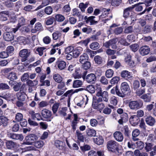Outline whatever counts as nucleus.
Returning <instances> with one entry per match:
<instances>
[{"label":"nucleus","mask_w":156,"mask_h":156,"mask_svg":"<svg viewBox=\"0 0 156 156\" xmlns=\"http://www.w3.org/2000/svg\"><path fill=\"white\" fill-rule=\"evenodd\" d=\"M55 19L58 22H62L65 19V17L60 14H57L55 16Z\"/></svg>","instance_id":"nucleus-44"},{"label":"nucleus","mask_w":156,"mask_h":156,"mask_svg":"<svg viewBox=\"0 0 156 156\" xmlns=\"http://www.w3.org/2000/svg\"><path fill=\"white\" fill-rule=\"evenodd\" d=\"M83 79L87 83L91 84L94 83L96 80L95 75L94 73H90L86 76L85 75L82 76Z\"/></svg>","instance_id":"nucleus-4"},{"label":"nucleus","mask_w":156,"mask_h":156,"mask_svg":"<svg viewBox=\"0 0 156 156\" xmlns=\"http://www.w3.org/2000/svg\"><path fill=\"white\" fill-rule=\"evenodd\" d=\"M5 144L7 149L10 150H15L19 146V144L12 140L7 141Z\"/></svg>","instance_id":"nucleus-5"},{"label":"nucleus","mask_w":156,"mask_h":156,"mask_svg":"<svg viewBox=\"0 0 156 156\" xmlns=\"http://www.w3.org/2000/svg\"><path fill=\"white\" fill-rule=\"evenodd\" d=\"M53 78L55 81L57 83L61 82L63 80L62 76L58 74H54L53 76Z\"/></svg>","instance_id":"nucleus-39"},{"label":"nucleus","mask_w":156,"mask_h":156,"mask_svg":"<svg viewBox=\"0 0 156 156\" xmlns=\"http://www.w3.org/2000/svg\"><path fill=\"white\" fill-rule=\"evenodd\" d=\"M140 86L139 82L137 80H135L133 83V87L134 90L137 89Z\"/></svg>","instance_id":"nucleus-53"},{"label":"nucleus","mask_w":156,"mask_h":156,"mask_svg":"<svg viewBox=\"0 0 156 156\" xmlns=\"http://www.w3.org/2000/svg\"><path fill=\"white\" fill-rule=\"evenodd\" d=\"M113 74V71L111 69L107 70L105 72V75L108 78H110L112 77Z\"/></svg>","instance_id":"nucleus-48"},{"label":"nucleus","mask_w":156,"mask_h":156,"mask_svg":"<svg viewBox=\"0 0 156 156\" xmlns=\"http://www.w3.org/2000/svg\"><path fill=\"white\" fill-rule=\"evenodd\" d=\"M120 80V78L118 76L113 77L110 80V83L112 84H116Z\"/></svg>","instance_id":"nucleus-49"},{"label":"nucleus","mask_w":156,"mask_h":156,"mask_svg":"<svg viewBox=\"0 0 156 156\" xmlns=\"http://www.w3.org/2000/svg\"><path fill=\"white\" fill-rule=\"evenodd\" d=\"M95 62L99 64H101L102 62V58L99 55L96 56L94 58Z\"/></svg>","instance_id":"nucleus-54"},{"label":"nucleus","mask_w":156,"mask_h":156,"mask_svg":"<svg viewBox=\"0 0 156 156\" xmlns=\"http://www.w3.org/2000/svg\"><path fill=\"white\" fill-rule=\"evenodd\" d=\"M37 136L33 134H31L26 136L25 138L26 141L24 142L22 144L31 145L34 143L35 141L37 140Z\"/></svg>","instance_id":"nucleus-3"},{"label":"nucleus","mask_w":156,"mask_h":156,"mask_svg":"<svg viewBox=\"0 0 156 156\" xmlns=\"http://www.w3.org/2000/svg\"><path fill=\"white\" fill-rule=\"evenodd\" d=\"M18 21L19 23L18 26L16 28L12 29V31L14 33H15L16 31H17L18 29L21 27L24 24L25 22V20L24 19L23 17H21L20 18Z\"/></svg>","instance_id":"nucleus-14"},{"label":"nucleus","mask_w":156,"mask_h":156,"mask_svg":"<svg viewBox=\"0 0 156 156\" xmlns=\"http://www.w3.org/2000/svg\"><path fill=\"white\" fill-rule=\"evenodd\" d=\"M139 51L141 55H145L149 54L150 51V48L147 46H144L141 47Z\"/></svg>","instance_id":"nucleus-13"},{"label":"nucleus","mask_w":156,"mask_h":156,"mask_svg":"<svg viewBox=\"0 0 156 156\" xmlns=\"http://www.w3.org/2000/svg\"><path fill=\"white\" fill-rule=\"evenodd\" d=\"M41 114L42 116L44 119L50 118L52 115L51 112L46 109H44L41 111Z\"/></svg>","instance_id":"nucleus-9"},{"label":"nucleus","mask_w":156,"mask_h":156,"mask_svg":"<svg viewBox=\"0 0 156 156\" xmlns=\"http://www.w3.org/2000/svg\"><path fill=\"white\" fill-rule=\"evenodd\" d=\"M8 136L12 139L21 141L23 139V136L21 134H16L14 133H10L8 134Z\"/></svg>","instance_id":"nucleus-8"},{"label":"nucleus","mask_w":156,"mask_h":156,"mask_svg":"<svg viewBox=\"0 0 156 156\" xmlns=\"http://www.w3.org/2000/svg\"><path fill=\"white\" fill-rule=\"evenodd\" d=\"M121 76L122 77L128 80L130 82L132 81L133 76H132L131 73L127 71H122L121 73Z\"/></svg>","instance_id":"nucleus-7"},{"label":"nucleus","mask_w":156,"mask_h":156,"mask_svg":"<svg viewBox=\"0 0 156 156\" xmlns=\"http://www.w3.org/2000/svg\"><path fill=\"white\" fill-rule=\"evenodd\" d=\"M83 51V49L80 47H78L74 49L73 51L71 53L72 54V56L75 58L78 57L79 55L82 53Z\"/></svg>","instance_id":"nucleus-16"},{"label":"nucleus","mask_w":156,"mask_h":156,"mask_svg":"<svg viewBox=\"0 0 156 156\" xmlns=\"http://www.w3.org/2000/svg\"><path fill=\"white\" fill-rule=\"evenodd\" d=\"M133 9V8L130 7L125 9L123 12V17L125 18H127L129 15L130 12H131Z\"/></svg>","instance_id":"nucleus-26"},{"label":"nucleus","mask_w":156,"mask_h":156,"mask_svg":"<svg viewBox=\"0 0 156 156\" xmlns=\"http://www.w3.org/2000/svg\"><path fill=\"white\" fill-rule=\"evenodd\" d=\"M128 147L132 150H134L136 147V145L134 143L133 141H130L127 143Z\"/></svg>","instance_id":"nucleus-55"},{"label":"nucleus","mask_w":156,"mask_h":156,"mask_svg":"<svg viewBox=\"0 0 156 156\" xmlns=\"http://www.w3.org/2000/svg\"><path fill=\"white\" fill-rule=\"evenodd\" d=\"M82 85L83 82L82 81L76 80L73 81V88H77L81 87Z\"/></svg>","instance_id":"nucleus-33"},{"label":"nucleus","mask_w":156,"mask_h":156,"mask_svg":"<svg viewBox=\"0 0 156 156\" xmlns=\"http://www.w3.org/2000/svg\"><path fill=\"white\" fill-rule=\"evenodd\" d=\"M48 104L47 101H42L39 104V108H43L46 107Z\"/></svg>","instance_id":"nucleus-60"},{"label":"nucleus","mask_w":156,"mask_h":156,"mask_svg":"<svg viewBox=\"0 0 156 156\" xmlns=\"http://www.w3.org/2000/svg\"><path fill=\"white\" fill-rule=\"evenodd\" d=\"M152 29V26L151 25H147L143 28L142 32L144 34L150 33L151 32Z\"/></svg>","instance_id":"nucleus-25"},{"label":"nucleus","mask_w":156,"mask_h":156,"mask_svg":"<svg viewBox=\"0 0 156 156\" xmlns=\"http://www.w3.org/2000/svg\"><path fill=\"white\" fill-rule=\"evenodd\" d=\"M30 53L28 52L27 49H23L21 50L19 53V56L22 58V62H24L27 59Z\"/></svg>","instance_id":"nucleus-6"},{"label":"nucleus","mask_w":156,"mask_h":156,"mask_svg":"<svg viewBox=\"0 0 156 156\" xmlns=\"http://www.w3.org/2000/svg\"><path fill=\"white\" fill-rule=\"evenodd\" d=\"M43 27L41 24L39 23H36L34 29L31 30L33 33L36 32L37 31H41L42 30Z\"/></svg>","instance_id":"nucleus-24"},{"label":"nucleus","mask_w":156,"mask_h":156,"mask_svg":"<svg viewBox=\"0 0 156 156\" xmlns=\"http://www.w3.org/2000/svg\"><path fill=\"white\" fill-rule=\"evenodd\" d=\"M16 96L19 100L24 101L26 98V95L24 92L20 91L16 94Z\"/></svg>","instance_id":"nucleus-19"},{"label":"nucleus","mask_w":156,"mask_h":156,"mask_svg":"<svg viewBox=\"0 0 156 156\" xmlns=\"http://www.w3.org/2000/svg\"><path fill=\"white\" fill-rule=\"evenodd\" d=\"M76 134L77 136L78 139L82 141L84 140V137L82 133L79 130H77L76 131Z\"/></svg>","instance_id":"nucleus-50"},{"label":"nucleus","mask_w":156,"mask_h":156,"mask_svg":"<svg viewBox=\"0 0 156 156\" xmlns=\"http://www.w3.org/2000/svg\"><path fill=\"white\" fill-rule=\"evenodd\" d=\"M143 105V102L140 101H130L129 103L128 106L131 109L136 110L140 108Z\"/></svg>","instance_id":"nucleus-2"},{"label":"nucleus","mask_w":156,"mask_h":156,"mask_svg":"<svg viewBox=\"0 0 156 156\" xmlns=\"http://www.w3.org/2000/svg\"><path fill=\"white\" fill-rule=\"evenodd\" d=\"M115 41L114 40H110L104 43V45L107 48H109L110 46L113 49L116 48V46L115 44Z\"/></svg>","instance_id":"nucleus-22"},{"label":"nucleus","mask_w":156,"mask_h":156,"mask_svg":"<svg viewBox=\"0 0 156 156\" xmlns=\"http://www.w3.org/2000/svg\"><path fill=\"white\" fill-rule=\"evenodd\" d=\"M113 136L115 140L119 142H122L123 139L122 134L119 131H116L114 133Z\"/></svg>","instance_id":"nucleus-12"},{"label":"nucleus","mask_w":156,"mask_h":156,"mask_svg":"<svg viewBox=\"0 0 156 156\" xmlns=\"http://www.w3.org/2000/svg\"><path fill=\"white\" fill-rule=\"evenodd\" d=\"M110 103L113 105H115L117 103V98L115 96H112L110 98Z\"/></svg>","instance_id":"nucleus-64"},{"label":"nucleus","mask_w":156,"mask_h":156,"mask_svg":"<svg viewBox=\"0 0 156 156\" xmlns=\"http://www.w3.org/2000/svg\"><path fill=\"white\" fill-rule=\"evenodd\" d=\"M71 11V8L69 4L64 5L62 8V11L64 13H67Z\"/></svg>","instance_id":"nucleus-47"},{"label":"nucleus","mask_w":156,"mask_h":156,"mask_svg":"<svg viewBox=\"0 0 156 156\" xmlns=\"http://www.w3.org/2000/svg\"><path fill=\"white\" fill-rule=\"evenodd\" d=\"M7 78L11 81H13L17 79V73L15 72H11L9 73L7 76Z\"/></svg>","instance_id":"nucleus-20"},{"label":"nucleus","mask_w":156,"mask_h":156,"mask_svg":"<svg viewBox=\"0 0 156 156\" xmlns=\"http://www.w3.org/2000/svg\"><path fill=\"white\" fill-rule=\"evenodd\" d=\"M13 87V88L14 90L15 91H18L21 87H22L25 86V84H23L22 85V83L21 82H17L16 81Z\"/></svg>","instance_id":"nucleus-23"},{"label":"nucleus","mask_w":156,"mask_h":156,"mask_svg":"<svg viewBox=\"0 0 156 156\" xmlns=\"http://www.w3.org/2000/svg\"><path fill=\"white\" fill-rule=\"evenodd\" d=\"M38 81L36 80L33 81L29 80L27 81V83L28 86L30 87H34L36 86L38 84Z\"/></svg>","instance_id":"nucleus-41"},{"label":"nucleus","mask_w":156,"mask_h":156,"mask_svg":"<svg viewBox=\"0 0 156 156\" xmlns=\"http://www.w3.org/2000/svg\"><path fill=\"white\" fill-rule=\"evenodd\" d=\"M3 38L4 39H14L15 37L14 36L12 33L9 32H7L5 33L3 35Z\"/></svg>","instance_id":"nucleus-27"},{"label":"nucleus","mask_w":156,"mask_h":156,"mask_svg":"<svg viewBox=\"0 0 156 156\" xmlns=\"http://www.w3.org/2000/svg\"><path fill=\"white\" fill-rule=\"evenodd\" d=\"M136 148L140 150L143 149L144 147V143L141 141H138L136 143Z\"/></svg>","instance_id":"nucleus-46"},{"label":"nucleus","mask_w":156,"mask_h":156,"mask_svg":"<svg viewBox=\"0 0 156 156\" xmlns=\"http://www.w3.org/2000/svg\"><path fill=\"white\" fill-rule=\"evenodd\" d=\"M46 49L44 47H40L36 49V51L38 52V54L40 56H42L43 54V51Z\"/></svg>","instance_id":"nucleus-59"},{"label":"nucleus","mask_w":156,"mask_h":156,"mask_svg":"<svg viewBox=\"0 0 156 156\" xmlns=\"http://www.w3.org/2000/svg\"><path fill=\"white\" fill-rule=\"evenodd\" d=\"M93 108L95 109H97L101 112V111L104 108V104L102 103H100L96 105L93 106Z\"/></svg>","instance_id":"nucleus-38"},{"label":"nucleus","mask_w":156,"mask_h":156,"mask_svg":"<svg viewBox=\"0 0 156 156\" xmlns=\"http://www.w3.org/2000/svg\"><path fill=\"white\" fill-rule=\"evenodd\" d=\"M29 77L28 73H24L21 77V80L23 82H25L28 80Z\"/></svg>","instance_id":"nucleus-63"},{"label":"nucleus","mask_w":156,"mask_h":156,"mask_svg":"<svg viewBox=\"0 0 156 156\" xmlns=\"http://www.w3.org/2000/svg\"><path fill=\"white\" fill-rule=\"evenodd\" d=\"M85 90L83 88H81L79 89H76L74 90H71L67 91L66 93H65L64 95L66 97L69 94V95H71L72 94L75 93H77L79 92H80L81 91Z\"/></svg>","instance_id":"nucleus-17"},{"label":"nucleus","mask_w":156,"mask_h":156,"mask_svg":"<svg viewBox=\"0 0 156 156\" xmlns=\"http://www.w3.org/2000/svg\"><path fill=\"white\" fill-rule=\"evenodd\" d=\"M129 121L132 125L135 126L137 125L140 121V119L136 115H133L131 116Z\"/></svg>","instance_id":"nucleus-10"},{"label":"nucleus","mask_w":156,"mask_h":156,"mask_svg":"<svg viewBox=\"0 0 156 156\" xmlns=\"http://www.w3.org/2000/svg\"><path fill=\"white\" fill-rule=\"evenodd\" d=\"M145 121L147 125L151 126H154L155 122V119L151 116H149L146 117Z\"/></svg>","instance_id":"nucleus-18"},{"label":"nucleus","mask_w":156,"mask_h":156,"mask_svg":"<svg viewBox=\"0 0 156 156\" xmlns=\"http://www.w3.org/2000/svg\"><path fill=\"white\" fill-rule=\"evenodd\" d=\"M80 62L82 64L87 61L88 56L86 53H84L80 57Z\"/></svg>","instance_id":"nucleus-28"},{"label":"nucleus","mask_w":156,"mask_h":156,"mask_svg":"<svg viewBox=\"0 0 156 156\" xmlns=\"http://www.w3.org/2000/svg\"><path fill=\"white\" fill-rule=\"evenodd\" d=\"M87 135L90 136H94L96 135V131L93 129H89L86 131Z\"/></svg>","instance_id":"nucleus-40"},{"label":"nucleus","mask_w":156,"mask_h":156,"mask_svg":"<svg viewBox=\"0 0 156 156\" xmlns=\"http://www.w3.org/2000/svg\"><path fill=\"white\" fill-rule=\"evenodd\" d=\"M116 93L118 96L122 97H124L127 95L121 89L120 90H119L117 86H116Z\"/></svg>","instance_id":"nucleus-32"},{"label":"nucleus","mask_w":156,"mask_h":156,"mask_svg":"<svg viewBox=\"0 0 156 156\" xmlns=\"http://www.w3.org/2000/svg\"><path fill=\"white\" fill-rule=\"evenodd\" d=\"M100 81L101 83L104 85H107L108 83V80L104 76L101 77Z\"/></svg>","instance_id":"nucleus-56"},{"label":"nucleus","mask_w":156,"mask_h":156,"mask_svg":"<svg viewBox=\"0 0 156 156\" xmlns=\"http://www.w3.org/2000/svg\"><path fill=\"white\" fill-rule=\"evenodd\" d=\"M89 4V3L87 2L85 3L82 2L79 4V7L81 9L82 12H84L85 11V9L88 7Z\"/></svg>","instance_id":"nucleus-34"},{"label":"nucleus","mask_w":156,"mask_h":156,"mask_svg":"<svg viewBox=\"0 0 156 156\" xmlns=\"http://www.w3.org/2000/svg\"><path fill=\"white\" fill-rule=\"evenodd\" d=\"M119 144L116 141L111 140L107 143V147L109 151L116 153L119 151Z\"/></svg>","instance_id":"nucleus-1"},{"label":"nucleus","mask_w":156,"mask_h":156,"mask_svg":"<svg viewBox=\"0 0 156 156\" xmlns=\"http://www.w3.org/2000/svg\"><path fill=\"white\" fill-rule=\"evenodd\" d=\"M95 90L96 93V95L98 97H100V95H101L102 93L103 92L101 88L100 87H96Z\"/></svg>","instance_id":"nucleus-61"},{"label":"nucleus","mask_w":156,"mask_h":156,"mask_svg":"<svg viewBox=\"0 0 156 156\" xmlns=\"http://www.w3.org/2000/svg\"><path fill=\"white\" fill-rule=\"evenodd\" d=\"M44 145V143L42 141H36L34 143V145L35 147L38 148H40L43 147Z\"/></svg>","instance_id":"nucleus-43"},{"label":"nucleus","mask_w":156,"mask_h":156,"mask_svg":"<svg viewBox=\"0 0 156 156\" xmlns=\"http://www.w3.org/2000/svg\"><path fill=\"white\" fill-rule=\"evenodd\" d=\"M81 14V12L79 11L78 9L74 8L73 9L72 15L73 16H76L78 17H79L80 16Z\"/></svg>","instance_id":"nucleus-52"},{"label":"nucleus","mask_w":156,"mask_h":156,"mask_svg":"<svg viewBox=\"0 0 156 156\" xmlns=\"http://www.w3.org/2000/svg\"><path fill=\"white\" fill-rule=\"evenodd\" d=\"M94 141L95 143L98 145H101L104 142V140L101 136H99L96 139H94Z\"/></svg>","instance_id":"nucleus-45"},{"label":"nucleus","mask_w":156,"mask_h":156,"mask_svg":"<svg viewBox=\"0 0 156 156\" xmlns=\"http://www.w3.org/2000/svg\"><path fill=\"white\" fill-rule=\"evenodd\" d=\"M90 47L92 49H97L99 48V44L97 42H93L90 44Z\"/></svg>","instance_id":"nucleus-51"},{"label":"nucleus","mask_w":156,"mask_h":156,"mask_svg":"<svg viewBox=\"0 0 156 156\" xmlns=\"http://www.w3.org/2000/svg\"><path fill=\"white\" fill-rule=\"evenodd\" d=\"M45 13L48 15L51 14L52 12V9L50 6L46 7L44 9Z\"/></svg>","instance_id":"nucleus-62"},{"label":"nucleus","mask_w":156,"mask_h":156,"mask_svg":"<svg viewBox=\"0 0 156 156\" xmlns=\"http://www.w3.org/2000/svg\"><path fill=\"white\" fill-rule=\"evenodd\" d=\"M145 146L144 147V149L146 152H148L151 150L153 144L152 143L146 142L145 143Z\"/></svg>","instance_id":"nucleus-36"},{"label":"nucleus","mask_w":156,"mask_h":156,"mask_svg":"<svg viewBox=\"0 0 156 156\" xmlns=\"http://www.w3.org/2000/svg\"><path fill=\"white\" fill-rule=\"evenodd\" d=\"M9 87L7 84L3 83H0V89L5 90L9 89Z\"/></svg>","instance_id":"nucleus-58"},{"label":"nucleus","mask_w":156,"mask_h":156,"mask_svg":"<svg viewBox=\"0 0 156 156\" xmlns=\"http://www.w3.org/2000/svg\"><path fill=\"white\" fill-rule=\"evenodd\" d=\"M120 89L122 90L127 95L129 93V87L128 83L126 82H124L122 83Z\"/></svg>","instance_id":"nucleus-15"},{"label":"nucleus","mask_w":156,"mask_h":156,"mask_svg":"<svg viewBox=\"0 0 156 156\" xmlns=\"http://www.w3.org/2000/svg\"><path fill=\"white\" fill-rule=\"evenodd\" d=\"M23 119V116L22 113L19 112L16 114L15 117V120L16 122H20Z\"/></svg>","instance_id":"nucleus-42"},{"label":"nucleus","mask_w":156,"mask_h":156,"mask_svg":"<svg viewBox=\"0 0 156 156\" xmlns=\"http://www.w3.org/2000/svg\"><path fill=\"white\" fill-rule=\"evenodd\" d=\"M55 144L56 147L59 149L62 150L63 148V142L58 140H56L55 141Z\"/></svg>","instance_id":"nucleus-35"},{"label":"nucleus","mask_w":156,"mask_h":156,"mask_svg":"<svg viewBox=\"0 0 156 156\" xmlns=\"http://www.w3.org/2000/svg\"><path fill=\"white\" fill-rule=\"evenodd\" d=\"M74 117V119L71 121L70 126L73 132L75 131L76 129L78 123V117L77 115L74 114L73 115Z\"/></svg>","instance_id":"nucleus-11"},{"label":"nucleus","mask_w":156,"mask_h":156,"mask_svg":"<svg viewBox=\"0 0 156 156\" xmlns=\"http://www.w3.org/2000/svg\"><path fill=\"white\" fill-rule=\"evenodd\" d=\"M54 18L51 17L49 18L46 19L45 20V23L47 25H50L52 24L54 22Z\"/></svg>","instance_id":"nucleus-57"},{"label":"nucleus","mask_w":156,"mask_h":156,"mask_svg":"<svg viewBox=\"0 0 156 156\" xmlns=\"http://www.w3.org/2000/svg\"><path fill=\"white\" fill-rule=\"evenodd\" d=\"M66 62L63 61H57L55 65V66L60 70L64 69L66 68Z\"/></svg>","instance_id":"nucleus-21"},{"label":"nucleus","mask_w":156,"mask_h":156,"mask_svg":"<svg viewBox=\"0 0 156 156\" xmlns=\"http://www.w3.org/2000/svg\"><path fill=\"white\" fill-rule=\"evenodd\" d=\"M0 120L2 124V126L5 127L8 125L9 119L5 116H2L0 118Z\"/></svg>","instance_id":"nucleus-30"},{"label":"nucleus","mask_w":156,"mask_h":156,"mask_svg":"<svg viewBox=\"0 0 156 156\" xmlns=\"http://www.w3.org/2000/svg\"><path fill=\"white\" fill-rule=\"evenodd\" d=\"M141 98L143 99L145 102H149L151 100V96L150 94L147 93L142 95Z\"/></svg>","instance_id":"nucleus-31"},{"label":"nucleus","mask_w":156,"mask_h":156,"mask_svg":"<svg viewBox=\"0 0 156 156\" xmlns=\"http://www.w3.org/2000/svg\"><path fill=\"white\" fill-rule=\"evenodd\" d=\"M84 88L85 89L84 90H86L91 94L94 93L95 91V88L94 86L92 85L88 86L86 88V89H85V88Z\"/></svg>","instance_id":"nucleus-37"},{"label":"nucleus","mask_w":156,"mask_h":156,"mask_svg":"<svg viewBox=\"0 0 156 156\" xmlns=\"http://www.w3.org/2000/svg\"><path fill=\"white\" fill-rule=\"evenodd\" d=\"M100 97H101L103 101L107 102H108V92L106 91H105L102 93L101 95H100Z\"/></svg>","instance_id":"nucleus-29"}]
</instances>
